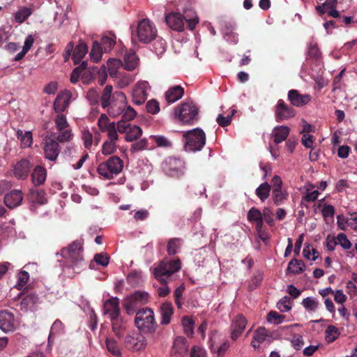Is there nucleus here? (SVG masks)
Segmentation results:
<instances>
[{
	"instance_id": "nucleus-33",
	"label": "nucleus",
	"mask_w": 357,
	"mask_h": 357,
	"mask_svg": "<svg viewBox=\"0 0 357 357\" xmlns=\"http://www.w3.org/2000/svg\"><path fill=\"white\" fill-rule=\"evenodd\" d=\"M118 97L121 99L122 102L121 106H116L115 104L112 103L107 108V112L109 114L112 116H116L119 114H122L123 109L125 107L124 106V102L126 100V96L123 92H119L117 94Z\"/></svg>"
},
{
	"instance_id": "nucleus-40",
	"label": "nucleus",
	"mask_w": 357,
	"mask_h": 357,
	"mask_svg": "<svg viewBox=\"0 0 357 357\" xmlns=\"http://www.w3.org/2000/svg\"><path fill=\"white\" fill-rule=\"evenodd\" d=\"M264 278V273L261 271H257L255 272L253 276L252 277L249 285L248 289L249 291H253L258 287H259L261 284V282Z\"/></svg>"
},
{
	"instance_id": "nucleus-63",
	"label": "nucleus",
	"mask_w": 357,
	"mask_h": 357,
	"mask_svg": "<svg viewBox=\"0 0 357 357\" xmlns=\"http://www.w3.org/2000/svg\"><path fill=\"white\" fill-rule=\"evenodd\" d=\"M86 98L91 105H97L100 100L99 93L96 89H91L86 93Z\"/></svg>"
},
{
	"instance_id": "nucleus-9",
	"label": "nucleus",
	"mask_w": 357,
	"mask_h": 357,
	"mask_svg": "<svg viewBox=\"0 0 357 357\" xmlns=\"http://www.w3.org/2000/svg\"><path fill=\"white\" fill-rule=\"evenodd\" d=\"M149 294L145 291H137L125 298L123 306L129 315L133 314L139 306L144 305L149 300Z\"/></svg>"
},
{
	"instance_id": "nucleus-38",
	"label": "nucleus",
	"mask_w": 357,
	"mask_h": 357,
	"mask_svg": "<svg viewBox=\"0 0 357 357\" xmlns=\"http://www.w3.org/2000/svg\"><path fill=\"white\" fill-rule=\"evenodd\" d=\"M107 351L116 357L121 355V349L117 342L114 338H107L105 340Z\"/></svg>"
},
{
	"instance_id": "nucleus-25",
	"label": "nucleus",
	"mask_w": 357,
	"mask_h": 357,
	"mask_svg": "<svg viewBox=\"0 0 357 357\" xmlns=\"http://www.w3.org/2000/svg\"><path fill=\"white\" fill-rule=\"evenodd\" d=\"M161 314L160 324L162 325H168L171 322L172 317L174 314L172 304L169 302L163 303L160 307Z\"/></svg>"
},
{
	"instance_id": "nucleus-4",
	"label": "nucleus",
	"mask_w": 357,
	"mask_h": 357,
	"mask_svg": "<svg viewBox=\"0 0 357 357\" xmlns=\"http://www.w3.org/2000/svg\"><path fill=\"white\" fill-rule=\"evenodd\" d=\"M183 136L185 141L184 149L186 151H201L206 144V135L199 128L184 132Z\"/></svg>"
},
{
	"instance_id": "nucleus-10",
	"label": "nucleus",
	"mask_w": 357,
	"mask_h": 357,
	"mask_svg": "<svg viewBox=\"0 0 357 357\" xmlns=\"http://www.w3.org/2000/svg\"><path fill=\"white\" fill-rule=\"evenodd\" d=\"M45 158L52 162H55L60 153L61 148L59 142L53 137V135L46 136L40 144Z\"/></svg>"
},
{
	"instance_id": "nucleus-12",
	"label": "nucleus",
	"mask_w": 357,
	"mask_h": 357,
	"mask_svg": "<svg viewBox=\"0 0 357 357\" xmlns=\"http://www.w3.org/2000/svg\"><path fill=\"white\" fill-rule=\"evenodd\" d=\"M124 344L128 350L137 351L146 347V341L142 333L132 332L126 336Z\"/></svg>"
},
{
	"instance_id": "nucleus-35",
	"label": "nucleus",
	"mask_w": 357,
	"mask_h": 357,
	"mask_svg": "<svg viewBox=\"0 0 357 357\" xmlns=\"http://www.w3.org/2000/svg\"><path fill=\"white\" fill-rule=\"evenodd\" d=\"M123 133H126V140L127 142H132L139 138L142 134V130L140 127L136 125H130L126 130V132Z\"/></svg>"
},
{
	"instance_id": "nucleus-28",
	"label": "nucleus",
	"mask_w": 357,
	"mask_h": 357,
	"mask_svg": "<svg viewBox=\"0 0 357 357\" xmlns=\"http://www.w3.org/2000/svg\"><path fill=\"white\" fill-rule=\"evenodd\" d=\"M289 134V128L287 126H276L272 132L274 142L275 144H280L284 141Z\"/></svg>"
},
{
	"instance_id": "nucleus-53",
	"label": "nucleus",
	"mask_w": 357,
	"mask_h": 357,
	"mask_svg": "<svg viewBox=\"0 0 357 357\" xmlns=\"http://www.w3.org/2000/svg\"><path fill=\"white\" fill-rule=\"evenodd\" d=\"M116 150V146L114 142L105 141L102 146V153L108 155L114 153Z\"/></svg>"
},
{
	"instance_id": "nucleus-59",
	"label": "nucleus",
	"mask_w": 357,
	"mask_h": 357,
	"mask_svg": "<svg viewBox=\"0 0 357 357\" xmlns=\"http://www.w3.org/2000/svg\"><path fill=\"white\" fill-rule=\"evenodd\" d=\"M64 331V325L61 320L56 319L52 324L50 333L49 337L55 335L58 333H61Z\"/></svg>"
},
{
	"instance_id": "nucleus-56",
	"label": "nucleus",
	"mask_w": 357,
	"mask_h": 357,
	"mask_svg": "<svg viewBox=\"0 0 357 357\" xmlns=\"http://www.w3.org/2000/svg\"><path fill=\"white\" fill-rule=\"evenodd\" d=\"M262 217L263 220H264L265 222L270 226H273L275 225V220L273 219V213L271 208L269 207H265L263 209L262 212Z\"/></svg>"
},
{
	"instance_id": "nucleus-2",
	"label": "nucleus",
	"mask_w": 357,
	"mask_h": 357,
	"mask_svg": "<svg viewBox=\"0 0 357 357\" xmlns=\"http://www.w3.org/2000/svg\"><path fill=\"white\" fill-rule=\"evenodd\" d=\"M83 245L84 240L80 238L61 250V256L68 261L70 266L77 273L80 272L85 266Z\"/></svg>"
},
{
	"instance_id": "nucleus-1",
	"label": "nucleus",
	"mask_w": 357,
	"mask_h": 357,
	"mask_svg": "<svg viewBox=\"0 0 357 357\" xmlns=\"http://www.w3.org/2000/svg\"><path fill=\"white\" fill-rule=\"evenodd\" d=\"M181 268V262L178 258L173 260L165 259L155 264L152 271L153 274L162 284L157 289L159 297H165L170 293V289L167 285L168 279L174 273L178 272Z\"/></svg>"
},
{
	"instance_id": "nucleus-23",
	"label": "nucleus",
	"mask_w": 357,
	"mask_h": 357,
	"mask_svg": "<svg viewBox=\"0 0 357 357\" xmlns=\"http://www.w3.org/2000/svg\"><path fill=\"white\" fill-rule=\"evenodd\" d=\"M184 95V89L179 86L169 87L165 94V98L168 103H174L180 100Z\"/></svg>"
},
{
	"instance_id": "nucleus-14",
	"label": "nucleus",
	"mask_w": 357,
	"mask_h": 357,
	"mask_svg": "<svg viewBox=\"0 0 357 357\" xmlns=\"http://www.w3.org/2000/svg\"><path fill=\"white\" fill-rule=\"evenodd\" d=\"M189 344L184 337H177L171 351L172 357H188Z\"/></svg>"
},
{
	"instance_id": "nucleus-26",
	"label": "nucleus",
	"mask_w": 357,
	"mask_h": 357,
	"mask_svg": "<svg viewBox=\"0 0 357 357\" xmlns=\"http://www.w3.org/2000/svg\"><path fill=\"white\" fill-rule=\"evenodd\" d=\"M46 169L40 165L36 166L31 174V180L35 186L43 184L46 180Z\"/></svg>"
},
{
	"instance_id": "nucleus-6",
	"label": "nucleus",
	"mask_w": 357,
	"mask_h": 357,
	"mask_svg": "<svg viewBox=\"0 0 357 357\" xmlns=\"http://www.w3.org/2000/svg\"><path fill=\"white\" fill-rule=\"evenodd\" d=\"M199 108L192 101L181 103L175 109V115L185 124H193L198 119Z\"/></svg>"
},
{
	"instance_id": "nucleus-20",
	"label": "nucleus",
	"mask_w": 357,
	"mask_h": 357,
	"mask_svg": "<svg viewBox=\"0 0 357 357\" xmlns=\"http://www.w3.org/2000/svg\"><path fill=\"white\" fill-rule=\"evenodd\" d=\"M15 328L14 314L6 310L0 311V329L7 333L14 331Z\"/></svg>"
},
{
	"instance_id": "nucleus-17",
	"label": "nucleus",
	"mask_w": 357,
	"mask_h": 357,
	"mask_svg": "<svg viewBox=\"0 0 357 357\" xmlns=\"http://www.w3.org/2000/svg\"><path fill=\"white\" fill-rule=\"evenodd\" d=\"M287 97L291 105L297 107L306 105L312 99L310 94H301L296 89L289 91Z\"/></svg>"
},
{
	"instance_id": "nucleus-16",
	"label": "nucleus",
	"mask_w": 357,
	"mask_h": 357,
	"mask_svg": "<svg viewBox=\"0 0 357 357\" xmlns=\"http://www.w3.org/2000/svg\"><path fill=\"white\" fill-rule=\"evenodd\" d=\"M247 324V320L242 314L236 315L231 324V338L236 341L244 331Z\"/></svg>"
},
{
	"instance_id": "nucleus-64",
	"label": "nucleus",
	"mask_w": 357,
	"mask_h": 357,
	"mask_svg": "<svg viewBox=\"0 0 357 357\" xmlns=\"http://www.w3.org/2000/svg\"><path fill=\"white\" fill-rule=\"evenodd\" d=\"M263 217L261 211L259 209L256 208L255 207L251 208L248 213V220L250 222H257L261 219Z\"/></svg>"
},
{
	"instance_id": "nucleus-32",
	"label": "nucleus",
	"mask_w": 357,
	"mask_h": 357,
	"mask_svg": "<svg viewBox=\"0 0 357 357\" xmlns=\"http://www.w3.org/2000/svg\"><path fill=\"white\" fill-rule=\"evenodd\" d=\"M17 138L20 141L21 148L30 147L33 143V136L31 131L23 132L18 129L16 132Z\"/></svg>"
},
{
	"instance_id": "nucleus-43",
	"label": "nucleus",
	"mask_w": 357,
	"mask_h": 357,
	"mask_svg": "<svg viewBox=\"0 0 357 357\" xmlns=\"http://www.w3.org/2000/svg\"><path fill=\"white\" fill-rule=\"evenodd\" d=\"M137 64L136 55L135 53L126 54L124 57V68L131 71L134 70Z\"/></svg>"
},
{
	"instance_id": "nucleus-47",
	"label": "nucleus",
	"mask_w": 357,
	"mask_h": 357,
	"mask_svg": "<svg viewBox=\"0 0 357 357\" xmlns=\"http://www.w3.org/2000/svg\"><path fill=\"white\" fill-rule=\"evenodd\" d=\"M277 307L282 312H285L291 309V299L289 296L282 297L278 303Z\"/></svg>"
},
{
	"instance_id": "nucleus-27",
	"label": "nucleus",
	"mask_w": 357,
	"mask_h": 357,
	"mask_svg": "<svg viewBox=\"0 0 357 357\" xmlns=\"http://www.w3.org/2000/svg\"><path fill=\"white\" fill-rule=\"evenodd\" d=\"M147 98L146 91L137 84L135 85L132 91V100L135 105H142Z\"/></svg>"
},
{
	"instance_id": "nucleus-31",
	"label": "nucleus",
	"mask_w": 357,
	"mask_h": 357,
	"mask_svg": "<svg viewBox=\"0 0 357 357\" xmlns=\"http://www.w3.org/2000/svg\"><path fill=\"white\" fill-rule=\"evenodd\" d=\"M88 52L87 45L83 43H79L74 49L72 54V59L74 63L76 65L84 58Z\"/></svg>"
},
{
	"instance_id": "nucleus-24",
	"label": "nucleus",
	"mask_w": 357,
	"mask_h": 357,
	"mask_svg": "<svg viewBox=\"0 0 357 357\" xmlns=\"http://www.w3.org/2000/svg\"><path fill=\"white\" fill-rule=\"evenodd\" d=\"M20 296H24L20 302L21 309H24V310H27L28 308H32L39 300L38 295L34 292L26 294V292L24 291Z\"/></svg>"
},
{
	"instance_id": "nucleus-61",
	"label": "nucleus",
	"mask_w": 357,
	"mask_h": 357,
	"mask_svg": "<svg viewBox=\"0 0 357 357\" xmlns=\"http://www.w3.org/2000/svg\"><path fill=\"white\" fill-rule=\"evenodd\" d=\"M268 336V332L265 328H259L255 333L253 339L258 343H262Z\"/></svg>"
},
{
	"instance_id": "nucleus-62",
	"label": "nucleus",
	"mask_w": 357,
	"mask_h": 357,
	"mask_svg": "<svg viewBox=\"0 0 357 357\" xmlns=\"http://www.w3.org/2000/svg\"><path fill=\"white\" fill-rule=\"evenodd\" d=\"M115 43V40L108 36H103L100 43L105 52L109 51L114 46Z\"/></svg>"
},
{
	"instance_id": "nucleus-51",
	"label": "nucleus",
	"mask_w": 357,
	"mask_h": 357,
	"mask_svg": "<svg viewBox=\"0 0 357 357\" xmlns=\"http://www.w3.org/2000/svg\"><path fill=\"white\" fill-rule=\"evenodd\" d=\"M112 125V122H110L106 114H102L100 115L98 121V126L102 132H106L109 128H110Z\"/></svg>"
},
{
	"instance_id": "nucleus-48",
	"label": "nucleus",
	"mask_w": 357,
	"mask_h": 357,
	"mask_svg": "<svg viewBox=\"0 0 357 357\" xmlns=\"http://www.w3.org/2000/svg\"><path fill=\"white\" fill-rule=\"evenodd\" d=\"M150 139L153 140L158 147L168 148L172 146V142L167 137L162 135H151Z\"/></svg>"
},
{
	"instance_id": "nucleus-49",
	"label": "nucleus",
	"mask_w": 357,
	"mask_h": 357,
	"mask_svg": "<svg viewBox=\"0 0 357 357\" xmlns=\"http://www.w3.org/2000/svg\"><path fill=\"white\" fill-rule=\"evenodd\" d=\"M236 110L235 109H232L229 114L227 116H223L222 114H219L217 117L216 121L219 126L221 127H226L231 123L232 116L236 114Z\"/></svg>"
},
{
	"instance_id": "nucleus-57",
	"label": "nucleus",
	"mask_w": 357,
	"mask_h": 357,
	"mask_svg": "<svg viewBox=\"0 0 357 357\" xmlns=\"http://www.w3.org/2000/svg\"><path fill=\"white\" fill-rule=\"evenodd\" d=\"M29 279V274L27 271H22L18 274V280L16 287L18 289H21L26 284Z\"/></svg>"
},
{
	"instance_id": "nucleus-45",
	"label": "nucleus",
	"mask_w": 357,
	"mask_h": 357,
	"mask_svg": "<svg viewBox=\"0 0 357 357\" xmlns=\"http://www.w3.org/2000/svg\"><path fill=\"white\" fill-rule=\"evenodd\" d=\"M340 335L339 330L333 325H329L326 329V340L328 342H334Z\"/></svg>"
},
{
	"instance_id": "nucleus-60",
	"label": "nucleus",
	"mask_w": 357,
	"mask_h": 357,
	"mask_svg": "<svg viewBox=\"0 0 357 357\" xmlns=\"http://www.w3.org/2000/svg\"><path fill=\"white\" fill-rule=\"evenodd\" d=\"M337 242L340 244L344 250H348L351 247V243L344 233H340L337 236Z\"/></svg>"
},
{
	"instance_id": "nucleus-42",
	"label": "nucleus",
	"mask_w": 357,
	"mask_h": 357,
	"mask_svg": "<svg viewBox=\"0 0 357 357\" xmlns=\"http://www.w3.org/2000/svg\"><path fill=\"white\" fill-rule=\"evenodd\" d=\"M181 239L178 238H173L169 239L167 243V252L169 255H176L181 247Z\"/></svg>"
},
{
	"instance_id": "nucleus-34",
	"label": "nucleus",
	"mask_w": 357,
	"mask_h": 357,
	"mask_svg": "<svg viewBox=\"0 0 357 357\" xmlns=\"http://www.w3.org/2000/svg\"><path fill=\"white\" fill-rule=\"evenodd\" d=\"M112 331L118 338H121L126 328V324L119 317L112 319Z\"/></svg>"
},
{
	"instance_id": "nucleus-18",
	"label": "nucleus",
	"mask_w": 357,
	"mask_h": 357,
	"mask_svg": "<svg viewBox=\"0 0 357 357\" xmlns=\"http://www.w3.org/2000/svg\"><path fill=\"white\" fill-rule=\"evenodd\" d=\"M32 168L30 161L27 159H22L18 161L13 167L15 176L18 179H26Z\"/></svg>"
},
{
	"instance_id": "nucleus-19",
	"label": "nucleus",
	"mask_w": 357,
	"mask_h": 357,
	"mask_svg": "<svg viewBox=\"0 0 357 357\" xmlns=\"http://www.w3.org/2000/svg\"><path fill=\"white\" fill-rule=\"evenodd\" d=\"M103 310L104 314H108L111 320L119 317V299L117 297L107 299L104 303Z\"/></svg>"
},
{
	"instance_id": "nucleus-54",
	"label": "nucleus",
	"mask_w": 357,
	"mask_h": 357,
	"mask_svg": "<svg viewBox=\"0 0 357 357\" xmlns=\"http://www.w3.org/2000/svg\"><path fill=\"white\" fill-rule=\"evenodd\" d=\"M267 321L270 323H273L275 324H281L284 319V316L280 314L276 311H271L267 315Z\"/></svg>"
},
{
	"instance_id": "nucleus-7",
	"label": "nucleus",
	"mask_w": 357,
	"mask_h": 357,
	"mask_svg": "<svg viewBox=\"0 0 357 357\" xmlns=\"http://www.w3.org/2000/svg\"><path fill=\"white\" fill-rule=\"evenodd\" d=\"M165 21L169 28L180 32L184 30L185 21L188 29L192 31L199 22V19L197 16L192 19H186L179 13H171L166 15Z\"/></svg>"
},
{
	"instance_id": "nucleus-11",
	"label": "nucleus",
	"mask_w": 357,
	"mask_h": 357,
	"mask_svg": "<svg viewBox=\"0 0 357 357\" xmlns=\"http://www.w3.org/2000/svg\"><path fill=\"white\" fill-rule=\"evenodd\" d=\"M184 162L174 157L167 158L162 163L163 171L171 177H181L184 174Z\"/></svg>"
},
{
	"instance_id": "nucleus-29",
	"label": "nucleus",
	"mask_w": 357,
	"mask_h": 357,
	"mask_svg": "<svg viewBox=\"0 0 357 357\" xmlns=\"http://www.w3.org/2000/svg\"><path fill=\"white\" fill-rule=\"evenodd\" d=\"M29 199L35 204H38L40 205L45 204L47 203V198L45 196V192L43 190H38L35 188H31L29 190Z\"/></svg>"
},
{
	"instance_id": "nucleus-8",
	"label": "nucleus",
	"mask_w": 357,
	"mask_h": 357,
	"mask_svg": "<svg viewBox=\"0 0 357 357\" xmlns=\"http://www.w3.org/2000/svg\"><path fill=\"white\" fill-rule=\"evenodd\" d=\"M158 31L155 26L149 20H140L136 29V36L143 43H149L156 38Z\"/></svg>"
},
{
	"instance_id": "nucleus-39",
	"label": "nucleus",
	"mask_w": 357,
	"mask_h": 357,
	"mask_svg": "<svg viewBox=\"0 0 357 357\" xmlns=\"http://www.w3.org/2000/svg\"><path fill=\"white\" fill-rule=\"evenodd\" d=\"M113 87L112 85H107L102 91V96L100 98L101 106L105 109L107 108L110 105V98L112 96Z\"/></svg>"
},
{
	"instance_id": "nucleus-46",
	"label": "nucleus",
	"mask_w": 357,
	"mask_h": 357,
	"mask_svg": "<svg viewBox=\"0 0 357 357\" xmlns=\"http://www.w3.org/2000/svg\"><path fill=\"white\" fill-rule=\"evenodd\" d=\"M301 304L307 311L314 312L317 309L319 303L312 297H307L303 300Z\"/></svg>"
},
{
	"instance_id": "nucleus-41",
	"label": "nucleus",
	"mask_w": 357,
	"mask_h": 357,
	"mask_svg": "<svg viewBox=\"0 0 357 357\" xmlns=\"http://www.w3.org/2000/svg\"><path fill=\"white\" fill-rule=\"evenodd\" d=\"M102 47L98 41L93 42V47L90 53L91 60L98 63L102 58Z\"/></svg>"
},
{
	"instance_id": "nucleus-36",
	"label": "nucleus",
	"mask_w": 357,
	"mask_h": 357,
	"mask_svg": "<svg viewBox=\"0 0 357 357\" xmlns=\"http://www.w3.org/2000/svg\"><path fill=\"white\" fill-rule=\"evenodd\" d=\"M289 195L286 190H283L282 189L272 191V199L273 203L276 206H280L284 204V202L287 200Z\"/></svg>"
},
{
	"instance_id": "nucleus-52",
	"label": "nucleus",
	"mask_w": 357,
	"mask_h": 357,
	"mask_svg": "<svg viewBox=\"0 0 357 357\" xmlns=\"http://www.w3.org/2000/svg\"><path fill=\"white\" fill-rule=\"evenodd\" d=\"M167 43L162 38H158L153 43V49L158 56L162 55L166 50Z\"/></svg>"
},
{
	"instance_id": "nucleus-55",
	"label": "nucleus",
	"mask_w": 357,
	"mask_h": 357,
	"mask_svg": "<svg viewBox=\"0 0 357 357\" xmlns=\"http://www.w3.org/2000/svg\"><path fill=\"white\" fill-rule=\"evenodd\" d=\"M73 134L71 132L70 130L65 129L60 132V134H59L56 137L55 135H53V137H55V139L58 142L63 143L66 142H68L72 139Z\"/></svg>"
},
{
	"instance_id": "nucleus-58",
	"label": "nucleus",
	"mask_w": 357,
	"mask_h": 357,
	"mask_svg": "<svg viewBox=\"0 0 357 357\" xmlns=\"http://www.w3.org/2000/svg\"><path fill=\"white\" fill-rule=\"evenodd\" d=\"M55 123L56 129L59 132H61L62 130L66 129L69 126L66 118L63 114H59L56 116L55 119Z\"/></svg>"
},
{
	"instance_id": "nucleus-22",
	"label": "nucleus",
	"mask_w": 357,
	"mask_h": 357,
	"mask_svg": "<svg viewBox=\"0 0 357 357\" xmlns=\"http://www.w3.org/2000/svg\"><path fill=\"white\" fill-rule=\"evenodd\" d=\"M71 95L69 91L59 93L54 102V109L56 113H61L68 107Z\"/></svg>"
},
{
	"instance_id": "nucleus-37",
	"label": "nucleus",
	"mask_w": 357,
	"mask_h": 357,
	"mask_svg": "<svg viewBox=\"0 0 357 357\" xmlns=\"http://www.w3.org/2000/svg\"><path fill=\"white\" fill-rule=\"evenodd\" d=\"M271 190V185L267 182H264L256 189L255 193L259 199L264 202L269 197Z\"/></svg>"
},
{
	"instance_id": "nucleus-13",
	"label": "nucleus",
	"mask_w": 357,
	"mask_h": 357,
	"mask_svg": "<svg viewBox=\"0 0 357 357\" xmlns=\"http://www.w3.org/2000/svg\"><path fill=\"white\" fill-rule=\"evenodd\" d=\"M296 114V110L291 105L282 99L278 100L275 107V116L277 122L294 118Z\"/></svg>"
},
{
	"instance_id": "nucleus-44",
	"label": "nucleus",
	"mask_w": 357,
	"mask_h": 357,
	"mask_svg": "<svg viewBox=\"0 0 357 357\" xmlns=\"http://www.w3.org/2000/svg\"><path fill=\"white\" fill-rule=\"evenodd\" d=\"M31 10L29 8L22 7L20 8L15 13V21L17 23L22 24L31 15Z\"/></svg>"
},
{
	"instance_id": "nucleus-50",
	"label": "nucleus",
	"mask_w": 357,
	"mask_h": 357,
	"mask_svg": "<svg viewBox=\"0 0 357 357\" xmlns=\"http://www.w3.org/2000/svg\"><path fill=\"white\" fill-rule=\"evenodd\" d=\"M182 325L184 332L188 336L192 337L194 333V321L188 317H184L182 319Z\"/></svg>"
},
{
	"instance_id": "nucleus-3",
	"label": "nucleus",
	"mask_w": 357,
	"mask_h": 357,
	"mask_svg": "<svg viewBox=\"0 0 357 357\" xmlns=\"http://www.w3.org/2000/svg\"><path fill=\"white\" fill-rule=\"evenodd\" d=\"M135 326L143 333H153L158 324L154 319V312L151 308L139 309L135 318Z\"/></svg>"
},
{
	"instance_id": "nucleus-5",
	"label": "nucleus",
	"mask_w": 357,
	"mask_h": 357,
	"mask_svg": "<svg viewBox=\"0 0 357 357\" xmlns=\"http://www.w3.org/2000/svg\"><path fill=\"white\" fill-rule=\"evenodd\" d=\"M123 168V161L118 156L109 157L106 161L99 164L98 173L107 179H112L119 174Z\"/></svg>"
},
{
	"instance_id": "nucleus-30",
	"label": "nucleus",
	"mask_w": 357,
	"mask_h": 357,
	"mask_svg": "<svg viewBox=\"0 0 357 357\" xmlns=\"http://www.w3.org/2000/svg\"><path fill=\"white\" fill-rule=\"evenodd\" d=\"M305 268V265L302 260H298L295 258L292 259L288 264L286 272L287 273H293L298 275L301 273Z\"/></svg>"
},
{
	"instance_id": "nucleus-21",
	"label": "nucleus",
	"mask_w": 357,
	"mask_h": 357,
	"mask_svg": "<svg viewBox=\"0 0 357 357\" xmlns=\"http://www.w3.org/2000/svg\"><path fill=\"white\" fill-rule=\"evenodd\" d=\"M22 200L23 193L20 190H13L4 196V204L10 209L19 206Z\"/></svg>"
},
{
	"instance_id": "nucleus-15",
	"label": "nucleus",
	"mask_w": 357,
	"mask_h": 357,
	"mask_svg": "<svg viewBox=\"0 0 357 357\" xmlns=\"http://www.w3.org/2000/svg\"><path fill=\"white\" fill-rule=\"evenodd\" d=\"M136 111L130 106L125 107L122 113L121 119L117 123V129L119 132H126L130 126L129 121L136 116Z\"/></svg>"
}]
</instances>
